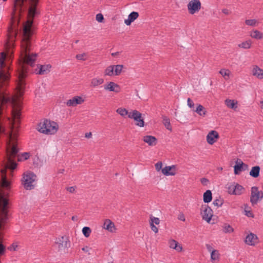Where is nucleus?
<instances>
[{
	"label": "nucleus",
	"mask_w": 263,
	"mask_h": 263,
	"mask_svg": "<svg viewBox=\"0 0 263 263\" xmlns=\"http://www.w3.org/2000/svg\"><path fill=\"white\" fill-rule=\"evenodd\" d=\"M67 190L69 191L70 193H73L75 191L74 186H70L67 187Z\"/></svg>",
	"instance_id": "nucleus-55"
},
{
	"label": "nucleus",
	"mask_w": 263,
	"mask_h": 263,
	"mask_svg": "<svg viewBox=\"0 0 263 263\" xmlns=\"http://www.w3.org/2000/svg\"><path fill=\"white\" fill-rule=\"evenodd\" d=\"M178 120L181 123H186L188 122V118L186 117V115L182 114H181L179 117H178Z\"/></svg>",
	"instance_id": "nucleus-39"
},
{
	"label": "nucleus",
	"mask_w": 263,
	"mask_h": 263,
	"mask_svg": "<svg viewBox=\"0 0 263 263\" xmlns=\"http://www.w3.org/2000/svg\"><path fill=\"white\" fill-rule=\"evenodd\" d=\"M222 12L227 15H228L229 14V10H228L227 9H222Z\"/></svg>",
	"instance_id": "nucleus-60"
},
{
	"label": "nucleus",
	"mask_w": 263,
	"mask_h": 263,
	"mask_svg": "<svg viewBox=\"0 0 263 263\" xmlns=\"http://www.w3.org/2000/svg\"><path fill=\"white\" fill-rule=\"evenodd\" d=\"M251 41L248 40L238 44V47L243 49H249L251 47Z\"/></svg>",
	"instance_id": "nucleus-32"
},
{
	"label": "nucleus",
	"mask_w": 263,
	"mask_h": 263,
	"mask_svg": "<svg viewBox=\"0 0 263 263\" xmlns=\"http://www.w3.org/2000/svg\"><path fill=\"white\" fill-rule=\"evenodd\" d=\"M219 73H220L223 77H225L226 76H229V70L226 69H222L219 71Z\"/></svg>",
	"instance_id": "nucleus-46"
},
{
	"label": "nucleus",
	"mask_w": 263,
	"mask_h": 263,
	"mask_svg": "<svg viewBox=\"0 0 263 263\" xmlns=\"http://www.w3.org/2000/svg\"><path fill=\"white\" fill-rule=\"evenodd\" d=\"M82 232H83V235L86 237H88L91 234V230L89 227H84L82 229Z\"/></svg>",
	"instance_id": "nucleus-37"
},
{
	"label": "nucleus",
	"mask_w": 263,
	"mask_h": 263,
	"mask_svg": "<svg viewBox=\"0 0 263 263\" xmlns=\"http://www.w3.org/2000/svg\"><path fill=\"white\" fill-rule=\"evenodd\" d=\"M244 212L245 214L249 217H253V214L252 213L251 208L247 204H245Z\"/></svg>",
	"instance_id": "nucleus-34"
},
{
	"label": "nucleus",
	"mask_w": 263,
	"mask_h": 263,
	"mask_svg": "<svg viewBox=\"0 0 263 263\" xmlns=\"http://www.w3.org/2000/svg\"><path fill=\"white\" fill-rule=\"evenodd\" d=\"M260 167L258 165H256L252 167L250 173L249 175L253 177V178H257L259 176V173H260Z\"/></svg>",
	"instance_id": "nucleus-24"
},
{
	"label": "nucleus",
	"mask_w": 263,
	"mask_h": 263,
	"mask_svg": "<svg viewBox=\"0 0 263 263\" xmlns=\"http://www.w3.org/2000/svg\"><path fill=\"white\" fill-rule=\"evenodd\" d=\"M228 192L231 195H240L245 191V189L241 185L234 182L228 187Z\"/></svg>",
	"instance_id": "nucleus-8"
},
{
	"label": "nucleus",
	"mask_w": 263,
	"mask_h": 263,
	"mask_svg": "<svg viewBox=\"0 0 263 263\" xmlns=\"http://www.w3.org/2000/svg\"><path fill=\"white\" fill-rule=\"evenodd\" d=\"M104 82L103 79L100 78H93L91 81V86L92 87H96L100 84H102Z\"/></svg>",
	"instance_id": "nucleus-29"
},
{
	"label": "nucleus",
	"mask_w": 263,
	"mask_h": 263,
	"mask_svg": "<svg viewBox=\"0 0 263 263\" xmlns=\"http://www.w3.org/2000/svg\"><path fill=\"white\" fill-rule=\"evenodd\" d=\"M219 134L215 130H211L206 136V141L210 144H214L219 138Z\"/></svg>",
	"instance_id": "nucleus-13"
},
{
	"label": "nucleus",
	"mask_w": 263,
	"mask_h": 263,
	"mask_svg": "<svg viewBox=\"0 0 263 263\" xmlns=\"http://www.w3.org/2000/svg\"><path fill=\"white\" fill-rule=\"evenodd\" d=\"M21 53L20 57V71L18 81L16 87L15 95L10 97L6 93L5 87L8 85L10 75L9 73V67L5 62L6 55L5 53H0V135L5 133V127L3 120L5 119L3 116L4 111L10 103L11 106V118H7L10 126V132L7 138L6 146L5 167L9 169L10 175L14 170L17 164L16 160L21 161L22 159L26 160L29 158L28 153H23L20 156L18 154L17 137L18 130L20 127L21 119V110L22 102L21 98L23 96L25 88V78L30 71V67H33L37 54L27 53V57L25 58V54Z\"/></svg>",
	"instance_id": "nucleus-1"
},
{
	"label": "nucleus",
	"mask_w": 263,
	"mask_h": 263,
	"mask_svg": "<svg viewBox=\"0 0 263 263\" xmlns=\"http://www.w3.org/2000/svg\"><path fill=\"white\" fill-rule=\"evenodd\" d=\"M256 23V21L255 20H246L245 21V23L246 25L249 26H255Z\"/></svg>",
	"instance_id": "nucleus-44"
},
{
	"label": "nucleus",
	"mask_w": 263,
	"mask_h": 263,
	"mask_svg": "<svg viewBox=\"0 0 263 263\" xmlns=\"http://www.w3.org/2000/svg\"><path fill=\"white\" fill-rule=\"evenodd\" d=\"M187 105L189 106V107H190L191 108H194V103L191 98H189L187 99Z\"/></svg>",
	"instance_id": "nucleus-50"
},
{
	"label": "nucleus",
	"mask_w": 263,
	"mask_h": 263,
	"mask_svg": "<svg viewBox=\"0 0 263 263\" xmlns=\"http://www.w3.org/2000/svg\"><path fill=\"white\" fill-rule=\"evenodd\" d=\"M257 241V237L256 235L251 233L246 236L245 242L250 246H254Z\"/></svg>",
	"instance_id": "nucleus-19"
},
{
	"label": "nucleus",
	"mask_w": 263,
	"mask_h": 263,
	"mask_svg": "<svg viewBox=\"0 0 263 263\" xmlns=\"http://www.w3.org/2000/svg\"><path fill=\"white\" fill-rule=\"evenodd\" d=\"M149 224H150V227H151V230L154 232L155 233H158V228L154 225V223H153V222H149Z\"/></svg>",
	"instance_id": "nucleus-51"
},
{
	"label": "nucleus",
	"mask_w": 263,
	"mask_h": 263,
	"mask_svg": "<svg viewBox=\"0 0 263 263\" xmlns=\"http://www.w3.org/2000/svg\"><path fill=\"white\" fill-rule=\"evenodd\" d=\"M225 103L226 105L232 109H235L237 108V102H235L234 100L226 99L225 100Z\"/></svg>",
	"instance_id": "nucleus-27"
},
{
	"label": "nucleus",
	"mask_w": 263,
	"mask_h": 263,
	"mask_svg": "<svg viewBox=\"0 0 263 263\" xmlns=\"http://www.w3.org/2000/svg\"><path fill=\"white\" fill-rule=\"evenodd\" d=\"M55 243L58 246V251L60 254L68 253V249L70 246V242L67 236H63L56 238Z\"/></svg>",
	"instance_id": "nucleus-5"
},
{
	"label": "nucleus",
	"mask_w": 263,
	"mask_h": 263,
	"mask_svg": "<svg viewBox=\"0 0 263 263\" xmlns=\"http://www.w3.org/2000/svg\"><path fill=\"white\" fill-rule=\"evenodd\" d=\"M200 181L203 185H207L209 182V180L205 178H202L200 179Z\"/></svg>",
	"instance_id": "nucleus-52"
},
{
	"label": "nucleus",
	"mask_w": 263,
	"mask_h": 263,
	"mask_svg": "<svg viewBox=\"0 0 263 263\" xmlns=\"http://www.w3.org/2000/svg\"><path fill=\"white\" fill-rule=\"evenodd\" d=\"M119 54V52H115V53H111V55L113 56V57H115L117 55H118Z\"/></svg>",
	"instance_id": "nucleus-62"
},
{
	"label": "nucleus",
	"mask_w": 263,
	"mask_h": 263,
	"mask_svg": "<svg viewBox=\"0 0 263 263\" xmlns=\"http://www.w3.org/2000/svg\"><path fill=\"white\" fill-rule=\"evenodd\" d=\"M17 247V245L13 243L10 247L8 248V249L10 250V251H15Z\"/></svg>",
	"instance_id": "nucleus-53"
},
{
	"label": "nucleus",
	"mask_w": 263,
	"mask_h": 263,
	"mask_svg": "<svg viewBox=\"0 0 263 263\" xmlns=\"http://www.w3.org/2000/svg\"><path fill=\"white\" fill-rule=\"evenodd\" d=\"M251 202L252 203V205L253 206H254L255 205L257 204V202L259 201H260L262 198H250Z\"/></svg>",
	"instance_id": "nucleus-48"
},
{
	"label": "nucleus",
	"mask_w": 263,
	"mask_h": 263,
	"mask_svg": "<svg viewBox=\"0 0 263 263\" xmlns=\"http://www.w3.org/2000/svg\"><path fill=\"white\" fill-rule=\"evenodd\" d=\"M219 258V253L218 251L214 250L211 253V259L212 261L218 260Z\"/></svg>",
	"instance_id": "nucleus-31"
},
{
	"label": "nucleus",
	"mask_w": 263,
	"mask_h": 263,
	"mask_svg": "<svg viewBox=\"0 0 263 263\" xmlns=\"http://www.w3.org/2000/svg\"><path fill=\"white\" fill-rule=\"evenodd\" d=\"M76 58L77 60L85 61L86 59V54L85 53L79 54L76 55Z\"/></svg>",
	"instance_id": "nucleus-43"
},
{
	"label": "nucleus",
	"mask_w": 263,
	"mask_h": 263,
	"mask_svg": "<svg viewBox=\"0 0 263 263\" xmlns=\"http://www.w3.org/2000/svg\"><path fill=\"white\" fill-rule=\"evenodd\" d=\"M50 128L46 129L45 131L48 133V135H52L56 133L59 128L58 124L54 121H51V124H50Z\"/></svg>",
	"instance_id": "nucleus-22"
},
{
	"label": "nucleus",
	"mask_w": 263,
	"mask_h": 263,
	"mask_svg": "<svg viewBox=\"0 0 263 263\" xmlns=\"http://www.w3.org/2000/svg\"><path fill=\"white\" fill-rule=\"evenodd\" d=\"M36 175L32 172H29L24 176L22 180V184L26 190H31L33 188L32 182L35 181Z\"/></svg>",
	"instance_id": "nucleus-6"
},
{
	"label": "nucleus",
	"mask_w": 263,
	"mask_h": 263,
	"mask_svg": "<svg viewBox=\"0 0 263 263\" xmlns=\"http://www.w3.org/2000/svg\"><path fill=\"white\" fill-rule=\"evenodd\" d=\"M64 172V169H60L59 171V173H63V172Z\"/></svg>",
	"instance_id": "nucleus-64"
},
{
	"label": "nucleus",
	"mask_w": 263,
	"mask_h": 263,
	"mask_svg": "<svg viewBox=\"0 0 263 263\" xmlns=\"http://www.w3.org/2000/svg\"><path fill=\"white\" fill-rule=\"evenodd\" d=\"M151 222H153V223H155L156 224H159L160 223V219L157 217H155L151 215L150 216V221Z\"/></svg>",
	"instance_id": "nucleus-42"
},
{
	"label": "nucleus",
	"mask_w": 263,
	"mask_h": 263,
	"mask_svg": "<svg viewBox=\"0 0 263 263\" xmlns=\"http://www.w3.org/2000/svg\"><path fill=\"white\" fill-rule=\"evenodd\" d=\"M201 214L202 219L208 222H210L213 216V211L210 207L207 205H203L201 208Z\"/></svg>",
	"instance_id": "nucleus-11"
},
{
	"label": "nucleus",
	"mask_w": 263,
	"mask_h": 263,
	"mask_svg": "<svg viewBox=\"0 0 263 263\" xmlns=\"http://www.w3.org/2000/svg\"><path fill=\"white\" fill-rule=\"evenodd\" d=\"M193 111L197 113L199 116L204 117L207 113L206 109L201 104H198L195 110Z\"/></svg>",
	"instance_id": "nucleus-25"
},
{
	"label": "nucleus",
	"mask_w": 263,
	"mask_h": 263,
	"mask_svg": "<svg viewBox=\"0 0 263 263\" xmlns=\"http://www.w3.org/2000/svg\"><path fill=\"white\" fill-rule=\"evenodd\" d=\"M143 140L151 146H155L158 141L157 139L155 137L149 135L144 136L143 137Z\"/></svg>",
	"instance_id": "nucleus-18"
},
{
	"label": "nucleus",
	"mask_w": 263,
	"mask_h": 263,
	"mask_svg": "<svg viewBox=\"0 0 263 263\" xmlns=\"http://www.w3.org/2000/svg\"><path fill=\"white\" fill-rule=\"evenodd\" d=\"M104 89L116 93L119 92L121 89L120 86L113 82H108L106 85H104Z\"/></svg>",
	"instance_id": "nucleus-15"
},
{
	"label": "nucleus",
	"mask_w": 263,
	"mask_h": 263,
	"mask_svg": "<svg viewBox=\"0 0 263 263\" xmlns=\"http://www.w3.org/2000/svg\"><path fill=\"white\" fill-rule=\"evenodd\" d=\"M72 220L77 221L78 220V217L76 216H73L71 218Z\"/></svg>",
	"instance_id": "nucleus-61"
},
{
	"label": "nucleus",
	"mask_w": 263,
	"mask_h": 263,
	"mask_svg": "<svg viewBox=\"0 0 263 263\" xmlns=\"http://www.w3.org/2000/svg\"><path fill=\"white\" fill-rule=\"evenodd\" d=\"M103 227L110 232H114L116 230L114 222L108 219L105 220Z\"/></svg>",
	"instance_id": "nucleus-21"
},
{
	"label": "nucleus",
	"mask_w": 263,
	"mask_h": 263,
	"mask_svg": "<svg viewBox=\"0 0 263 263\" xmlns=\"http://www.w3.org/2000/svg\"><path fill=\"white\" fill-rule=\"evenodd\" d=\"M187 7L189 12L194 14L200 10L201 4L199 0H191L188 3Z\"/></svg>",
	"instance_id": "nucleus-9"
},
{
	"label": "nucleus",
	"mask_w": 263,
	"mask_h": 263,
	"mask_svg": "<svg viewBox=\"0 0 263 263\" xmlns=\"http://www.w3.org/2000/svg\"><path fill=\"white\" fill-rule=\"evenodd\" d=\"M162 163L160 161L157 162L156 164H155V167H156V170L157 171H160L161 170H162Z\"/></svg>",
	"instance_id": "nucleus-49"
},
{
	"label": "nucleus",
	"mask_w": 263,
	"mask_h": 263,
	"mask_svg": "<svg viewBox=\"0 0 263 263\" xmlns=\"http://www.w3.org/2000/svg\"><path fill=\"white\" fill-rule=\"evenodd\" d=\"M179 220L184 221L185 220V216L183 213H180L178 217Z\"/></svg>",
	"instance_id": "nucleus-54"
},
{
	"label": "nucleus",
	"mask_w": 263,
	"mask_h": 263,
	"mask_svg": "<svg viewBox=\"0 0 263 263\" xmlns=\"http://www.w3.org/2000/svg\"><path fill=\"white\" fill-rule=\"evenodd\" d=\"M39 0H14L12 19H17V26L11 24L8 29L9 46L13 47L15 39L18 33V26L20 23L22 13L27 12V21L23 23L21 31V48H31L33 39L34 27L33 19L39 14L37 8Z\"/></svg>",
	"instance_id": "nucleus-2"
},
{
	"label": "nucleus",
	"mask_w": 263,
	"mask_h": 263,
	"mask_svg": "<svg viewBox=\"0 0 263 263\" xmlns=\"http://www.w3.org/2000/svg\"><path fill=\"white\" fill-rule=\"evenodd\" d=\"M51 65L50 64L47 65H37V68L35 69L36 74L43 75L47 74L50 71Z\"/></svg>",
	"instance_id": "nucleus-12"
},
{
	"label": "nucleus",
	"mask_w": 263,
	"mask_h": 263,
	"mask_svg": "<svg viewBox=\"0 0 263 263\" xmlns=\"http://www.w3.org/2000/svg\"><path fill=\"white\" fill-rule=\"evenodd\" d=\"M138 16L139 13L137 12L133 11L129 14L128 18L125 20L124 23L126 25L129 26L132 24V22L136 20Z\"/></svg>",
	"instance_id": "nucleus-20"
},
{
	"label": "nucleus",
	"mask_w": 263,
	"mask_h": 263,
	"mask_svg": "<svg viewBox=\"0 0 263 263\" xmlns=\"http://www.w3.org/2000/svg\"><path fill=\"white\" fill-rule=\"evenodd\" d=\"M259 197H263V192L262 191H259Z\"/></svg>",
	"instance_id": "nucleus-63"
},
{
	"label": "nucleus",
	"mask_w": 263,
	"mask_h": 263,
	"mask_svg": "<svg viewBox=\"0 0 263 263\" xmlns=\"http://www.w3.org/2000/svg\"><path fill=\"white\" fill-rule=\"evenodd\" d=\"M248 170L249 165L243 163L240 159L237 158L234 166V174L239 175L241 172Z\"/></svg>",
	"instance_id": "nucleus-10"
},
{
	"label": "nucleus",
	"mask_w": 263,
	"mask_h": 263,
	"mask_svg": "<svg viewBox=\"0 0 263 263\" xmlns=\"http://www.w3.org/2000/svg\"><path fill=\"white\" fill-rule=\"evenodd\" d=\"M163 124H164L165 127L167 129L171 130L172 128H171L170 119L168 118H167L166 117H164L163 118Z\"/></svg>",
	"instance_id": "nucleus-36"
},
{
	"label": "nucleus",
	"mask_w": 263,
	"mask_h": 263,
	"mask_svg": "<svg viewBox=\"0 0 263 263\" xmlns=\"http://www.w3.org/2000/svg\"><path fill=\"white\" fill-rule=\"evenodd\" d=\"M206 248L207 249V250L209 251V252H211L213 250V248H212V247L209 245V244H206Z\"/></svg>",
	"instance_id": "nucleus-56"
},
{
	"label": "nucleus",
	"mask_w": 263,
	"mask_h": 263,
	"mask_svg": "<svg viewBox=\"0 0 263 263\" xmlns=\"http://www.w3.org/2000/svg\"><path fill=\"white\" fill-rule=\"evenodd\" d=\"M92 136V133L91 132L86 133L85 134V137L87 138H90Z\"/></svg>",
	"instance_id": "nucleus-58"
},
{
	"label": "nucleus",
	"mask_w": 263,
	"mask_h": 263,
	"mask_svg": "<svg viewBox=\"0 0 263 263\" xmlns=\"http://www.w3.org/2000/svg\"><path fill=\"white\" fill-rule=\"evenodd\" d=\"M250 35L252 37L257 40L261 39L263 38V33L257 30L251 32Z\"/></svg>",
	"instance_id": "nucleus-28"
},
{
	"label": "nucleus",
	"mask_w": 263,
	"mask_h": 263,
	"mask_svg": "<svg viewBox=\"0 0 263 263\" xmlns=\"http://www.w3.org/2000/svg\"><path fill=\"white\" fill-rule=\"evenodd\" d=\"M82 250L83 251H84V252H86V253H88V254H90V253H89V248H88V247H87V246H85V247H83V248L82 249Z\"/></svg>",
	"instance_id": "nucleus-57"
},
{
	"label": "nucleus",
	"mask_w": 263,
	"mask_h": 263,
	"mask_svg": "<svg viewBox=\"0 0 263 263\" xmlns=\"http://www.w3.org/2000/svg\"><path fill=\"white\" fill-rule=\"evenodd\" d=\"M47 123L50 124V120L46 119H44L43 121H42L40 123H39L37 125V130L41 133L48 135V133L45 131V130H46V129H48L47 128V126L48 125Z\"/></svg>",
	"instance_id": "nucleus-16"
},
{
	"label": "nucleus",
	"mask_w": 263,
	"mask_h": 263,
	"mask_svg": "<svg viewBox=\"0 0 263 263\" xmlns=\"http://www.w3.org/2000/svg\"><path fill=\"white\" fill-rule=\"evenodd\" d=\"M203 201L205 203H209V202H210L212 200L213 198H203Z\"/></svg>",
	"instance_id": "nucleus-59"
},
{
	"label": "nucleus",
	"mask_w": 263,
	"mask_h": 263,
	"mask_svg": "<svg viewBox=\"0 0 263 263\" xmlns=\"http://www.w3.org/2000/svg\"><path fill=\"white\" fill-rule=\"evenodd\" d=\"M96 19L99 23L103 22L104 20L103 15L101 13L97 14L96 15Z\"/></svg>",
	"instance_id": "nucleus-45"
},
{
	"label": "nucleus",
	"mask_w": 263,
	"mask_h": 263,
	"mask_svg": "<svg viewBox=\"0 0 263 263\" xmlns=\"http://www.w3.org/2000/svg\"><path fill=\"white\" fill-rule=\"evenodd\" d=\"M223 203V200L222 198H216L213 202L214 205L217 207L221 206Z\"/></svg>",
	"instance_id": "nucleus-41"
},
{
	"label": "nucleus",
	"mask_w": 263,
	"mask_h": 263,
	"mask_svg": "<svg viewBox=\"0 0 263 263\" xmlns=\"http://www.w3.org/2000/svg\"><path fill=\"white\" fill-rule=\"evenodd\" d=\"M222 230L225 233H231L234 231V229L230 224L224 223L222 226Z\"/></svg>",
	"instance_id": "nucleus-30"
},
{
	"label": "nucleus",
	"mask_w": 263,
	"mask_h": 263,
	"mask_svg": "<svg viewBox=\"0 0 263 263\" xmlns=\"http://www.w3.org/2000/svg\"><path fill=\"white\" fill-rule=\"evenodd\" d=\"M253 74L259 79H263V70L255 66L253 69Z\"/></svg>",
	"instance_id": "nucleus-26"
},
{
	"label": "nucleus",
	"mask_w": 263,
	"mask_h": 263,
	"mask_svg": "<svg viewBox=\"0 0 263 263\" xmlns=\"http://www.w3.org/2000/svg\"><path fill=\"white\" fill-rule=\"evenodd\" d=\"M0 197H9L11 194V181L8 178L7 171L3 169L1 171Z\"/></svg>",
	"instance_id": "nucleus-4"
},
{
	"label": "nucleus",
	"mask_w": 263,
	"mask_h": 263,
	"mask_svg": "<svg viewBox=\"0 0 263 263\" xmlns=\"http://www.w3.org/2000/svg\"><path fill=\"white\" fill-rule=\"evenodd\" d=\"M84 101L82 97L80 96H75L71 99L68 100L66 102L68 106H76L78 104H82Z\"/></svg>",
	"instance_id": "nucleus-14"
},
{
	"label": "nucleus",
	"mask_w": 263,
	"mask_h": 263,
	"mask_svg": "<svg viewBox=\"0 0 263 263\" xmlns=\"http://www.w3.org/2000/svg\"><path fill=\"white\" fill-rule=\"evenodd\" d=\"M117 112L120 114L121 116H125L128 115V111L125 108H119L116 110Z\"/></svg>",
	"instance_id": "nucleus-40"
},
{
	"label": "nucleus",
	"mask_w": 263,
	"mask_h": 263,
	"mask_svg": "<svg viewBox=\"0 0 263 263\" xmlns=\"http://www.w3.org/2000/svg\"><path fill=\"white\" fill-rule=\"evenodd\" d=\"M259 194L257 187L253 186L251 187V197H259Z\"/></svg>",
	"instance_id": "nucleus-33"
},
{
	"label": "nucleus",
	"mask_w": 263,
	"mask_h": 263,
	"mask_svg": "<svg viewBox=\"0 0 263 263\" xmlns=\"http://www.w3.org/2000/svg\"><path fill=\"white\" fill-rule=\"evenodd\" d=\"M203 197H212V193L211 190H208L203 195Z\"/></svg>",
	"instance_id": "nucleus-47"
},
{
	"label": "nucleus",
	"mask_w": 263,
	"mask_h": 263,
	"mask_svg": "<svg viewBox=\"0 0 263 263\" xmlns=\"http://www.w3.org/2000/svg\"><path fill=\"white\" fill-rule=\"evenodd\" d=\"M115 67V74L116 76H119L122 71V68L123 67V65H117L114 66V67Z\"/></svg>",
	"instance_id": "nucleus-38"
},
{
	"label": "nucleus",
	"mask_w": 263,
	"mask_h": 263,
	"mask_svg": "<svg viewBox=\"0 0 263 263\" xmlns=\"http://www.w3.org/2000/svg\"><path fill=\"white\" fill-rule=\"evenodd\" d=\"M114 66L110 65L105 70V75L111 76L114 74Z\"/></svg>",
	"instance_id": "nucleus-35"
},
{
	"label": "nucleus",
	"mask_w": 263,
	"mask_h": 263,
	"mask_svg": "<svg viewBox=\"0 0 263 263\" xmlns=\"http://www.w3.org/2000/svg\"><path fill=\"white\" fill-rule=\"evenodd\" d=\"M176 165L167 166L162 169V173L165 176H174L176 174Z\"/></svg>",
	"instance_id": "nucleus-17"
},
{
	"label": "nucleus",
	"mask_w": 263,
	"mask_h": 263,
	"mask_svg": "<svg viewBox=\"0 0 263 263\" xmlns=\"http://www.w3.org/2000/svg\"><path fill=\"white\" fill-rule=\"evenodd\" d=\"M169 246L171 248L175 249L178 252H181L182 247L179 245L178 242L174 239H172L169 241Z\"/></svg>",
	"instance_id": "nucleus-23"
},
{
	"label": "nucleus",
	"mask_w": 263,
	"mask_h": 263,
	"mask_svg": "<svg viewBox=\"0 0 263 263\" xmlns=\"http://www.w3.org/2000/svg\"><path fill=\"white\" fill-rule=\"evenodd\" d=\"M9 203L8 198H0V240L3 239V231L5 229V223L8 219V209ZM5 246L0 243V255L5 252Z\"/></svg>",
	"instance_id": "nucleus-3"
},
{
	"label": "nucleus",
	"mask_w": 263,
	"mask_h": 263,
	"mask_svg": "<svg viewBox=\"0 0 263 263\" xmlns=\"http://www.w3.org/2000/svg\"><path fill=\"white\" fill-rule=\"evenodd\" d=\"M128 117L130 119H133L137 122L136 125L138 126L143 127L144 126V118L142 117V114L137 110H134L132 112H130Z\"/></svg>",
	"instance_id": "nucleus-7"
}]
</instances>
